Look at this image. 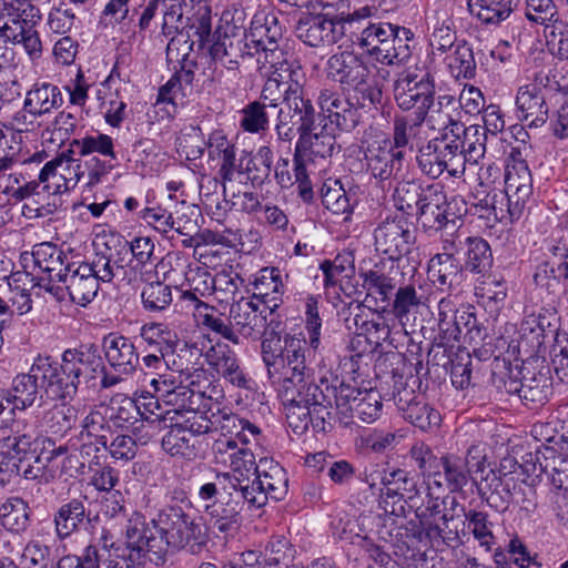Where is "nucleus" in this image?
I'll return each instance as SVG.
<instances>
[{
    "mask_svg": "<svg viewBox=\"0 0 568 568\" xmlns=\"http://www.w3.org/2000/svg\"><path fill=\"white\" fill-rule=\"evenodd\" d=\"M253 285L255 290L253 296H257L264 305L274 312L282 303L285 292L280 270L276 267L262 268Z\"/></svg>",
    "mask_w": 568,
    "mask_h": 568,
    "instance_id": "nucleus-39",
    "label": "nucleus"
},
{
    "mask_svg": "<svg viewBox=\"0 0 568 568\" xmlns=\"http://www.w3.org/2000/svg\"><path fill=\"white\" fill-rule=\"evenodd\" d=\"M172 423L190 433V435L195 438L199 435L207 433H220L222 415H212V417H207L204 413L191 407Z\"/></svg>",
    "mask_w": 568,
    "mask_h": 568,
    "instance_id": "nucleus-50",
    "label": "nucleus"
},
{
    "mask_svg": "<svg viewBox=\"0 0 568 568\" xmlns=\"http://www.w3.org/2000/svg\"><path fill=\"white\" fill-rule=\"evenodd\" d=\"M68 361L62 354L61 362H54L50 357L36 359V372L41 373V388L45 395L55 400H71L78 392L75 382Z\"/></svg>",
    "mask_w": 568,
    "mask_h": 568,
    "instance_id": "nucleus-19",
    "label": "nucleus"
},
{
    "mask_svg": "<svg viewBox=\"0 0 568 568\" xmlns=\"http://www.w3.org/2000/svg\"><path fill=\"white\" fill-rule=\"evenodd\" d=\"M470 468L467 456L446 453L438 459L435 471L427 476V489L459 493L469 483Z\"/></svg>",
    "mask_w": 568,
    "mask_h": 568,
    "instance_id": "nucleus-20",
    "label": "nucleus"
},
{
    "mask_svg": "<svg viewBox=\"0 0 568 568\" xmlns=\"http://www.w3.org/2000/svg\"><path fill=\"white\" fill-rule=\"evenodd\" d=\"M63 98L60 89L51 83H36L27 92L24 108L33 114L44 115L60 108Z\"/></svg>",
    "mask_w": 568,
    "mask_h": 568,
    "instance_id": "nucleus-44",
    "label": "nucleus"
},
{
    "mask_svg": "<svg viewBox=\"0 0 568 568\" xmlns=\"http://www.w3.org/2000/svg\"><path fill=\"white\" fill-rule=\"evenodd\" d=\"M510 199L515 214L524 210L532 193V179L527 163L523 160H513L505 169V190Z\"/></svg>",
    "mask_w": 568,
    "mask_h": 568,
    "instance_id": "nucleus-33",
    "label": "nucleus"
},
{
    "mask_svg": "<svg viewBox=\"0 0 568 568\" xmlns=\"http://www.w3.org/2000/svg\"><path fill=\"white\" fill-rule=\"evenodd\" d=\"M22 6L20 0H0V39L6 44L21 45L30 58L36 59L42 52V43L33 19H40V16L31 13V19L24 18L27 10Z\"/></svg>",
    "mask_w": 568,
    "mask_h": 568,
    "instance_id": "nucleus-8",
    "label": "nucleus"
},
{
    "mask_svg": "<svg viewBox=\"0 0 568 568\" xmlns=\"http://www.w3.org/2000/svg\"><path fill=\"white\" fill-rule=\"evenodd\" d=\"M211 452L215 465L230 469V473L223 475L229 480V488L250 493L251 483L260 468L253 452L239 445L232 436L215 438Z\"/></svg>",
    "mask_w": 568,
    "mask_h": 568,
    "instance_id": "nucleus-6",
    "label": "nucleus"
},
{
    "mask_svg": "<svg viewBox=\"0 0 568 568\" xmlns=\"http://www.w3.org/2000/svg\"><path fill=\"white\" fill-rule=\"evenodd\" d=\"M363 20L348 30L354 44L382 64L399 65L409 60L410 30L387 22L368 21L364 27L357 26Z\"/></svg>",
    "mask_w": 568,
    "mask_h": 568,
    "instance_id": "nucleus-2",
    "label": "nucleus"
},
{
    "mask_svg": "<svg viewBox=\"0 0 568 568\" xmlns=\"http://www.w3.org/2000/svg\"><path fill=\"white\" fill-rule=\"evenodd\" d=\"M394 100L404 111L428 110L432 95L436 93L435 78L427 70L409 69L402 72L394 82Z\"/></svg>",
    "mask_w": 568,
    "mask_h": 568,
    "instance_id": "nucleus-13",
    "label": "nucleus"
},
{
    "mask_svg": "<svg viewBox=\"0 0 568 568\" xmlns=\"http://www.w3.org/2000/svg\"><path fill=\"white\" fill-rule=\"evenodd\" d=\"M395 403L398 409L403 412V417L422 430L437 426L440 422V415L437 410L427 404L414 402L413 392H399L395 396Z\"/></svg>",
    "mask_w": 568,
    "mask_h": 568,
    "instance_id": "nucleus-38",
    "label": "nucleus"
},
{
    "mask_svg": "<svg viewBox=\"0 0 568 568\" xmlns=\"http://www.w3.org/2000/svg\"><path fill=\"white\" fill-rule=\"evenodd\" d=\"M306 78L303 71L293 72V81L285 89L284 102L293 116L300 122L298 132L312 131L315 121V109L312 101L305 97Z\"/></svg>",
    "mask_w": 568,
    "mask_h": 568,
    "instance_id": "nucleus-32",
    "label": "nucleus"
},
{
    "mask_svg": "<svg viewBox=\"0 0 568 568\" xmlns=\"http://www.w3.org/2000/svg\"><path fill=\"white\" fill-rule=\"evenodd\" d=\"M99 545V549L95 546L85 548V558L92 568H123L120 546L114 547L113 540L105 531L102 532Z\"/></svg>",
    "mask_w": 568,
    "mask_h": 568,
    "instance_id": "nucleus-49",
    "label": "nucleus"
},
{
    "mask_svg": "<svg viewBox=\"0 0 568 568\" xmlns=\"http://www.w3.org/2000/svg\"><path fill=\"white\" fill-rule=\"evenodd\" d=\"M251 484L250 495L254 508H262L268 499L282 500L288 489L285 469L278 463L267 458L260 459L258 473Z\"/></svg>",
    "mask_w": 568,
    "mask_h": 568,
    "instance_id": "nucleus-18",
    "label": "nucleus"
},
{
    "mask_svg": "<svg viewBox=\"0 0 568 568\" xmlns=\"http://www.w3.org/2000/svg\"><path fill=\"white\" fill-rule=\"evenodd\" d=\"M326 78L338 83L343 90L355 92L363 102L381 103L383 82L374 70L351 51L332 54L325 63Z\"/></svg>",
    "mask_w": 568,
    "mask_h": 568,
    "instance_id": "nucleus-3",
    "label": "nucleus"
},
{
    "mask_svg": "<svg viewBox=\"0 0 568 568\" xmlns=\"http://www.w3.org/2000/svg\"><path fill=\"white\" fill-rule=\"evenodd\" d=\"M64 358L68 361L70 371L78 383L81 378L91 381L98 374L104 372V364L97 351L88 349H67L63 352Z\"/></svg>",
    "mask_w": 568,
    "mask_h": 568,
    "instance_id": "nucleus-42",
    "label": "nucleus"
},
{
    "mask_svg": "<svg viewBox=\"0 0 568 568\" xmlns=\"http://www.w3.org/2000/svg\"><path fill=\"white\" fill-rule=\"evenodd\" d=\"M307 342L297 335H285L282 339L276 334L264 338L261 345L262 358L267 375L273 383H283L292 378H302L307 374L305 352Z\"/></svg>",
    "mask_w": 568,
    "mask_h": 568,
    "instance_id": "nucleus-4",
    "label": "nucleus"
},
{
    "mask_svg": "<svg viewBox=\"0 0 568 568\" xmlns=\"http://www.w3.org/2000/svg\"><path fill=\"white\" fill-rule=\"evenodd\" d=\"M424 194L425 187H422L416 181H400L394 189V205L399 211L409 213L414 207H419Z\"/></svg>",
    "mask_w": 568,
    "mask_h": 568,
    "instance_id": "nucleus-59",
    "label": "nucleus"
},
{
    "mask_svg": "<svg viewBox=\"0 0 568 568\" xmlns=\"http://www.w3.org/2000/svg\"><path fill=\"white\" fill-rule=\"evenodd\" d=\"M445 193L438 184L425 187L422 204L417 209V221L427 231H447V217L444 213Z\"/></svg>",
    "mask_w": 568,
    "mask_h": 568,
    "instance_id": "nucleus-34",
    "label": "nucleus"
},
{
    "mask_svg": "<svg viewBox=\"0 0 568 568\" xmlns=\"http://www.w3.org/2000/svg\"><path fill=\"white\" fill-rule=\"evenodd\" d=\"M404 150H394L390 140L373 141L365 151L367 171L382 181L396 176L403 168Z\"/></svg>",
    "mask_w": 568,
    "mask_h": 568,
    "instance_id": "nucleus-24",
    "label": "nucleus"
},
{
    "mask_svg": "<svg viewBox=\"0 0 568 568\" xmlns=\"http://www.w3.org/2000/svg\"><path fill=\"white\" fill-rule=\"evenodd\" d=\"M333 394L335 410L347 425L354 418L363 423H373L379 418L383 408L381 393L374 387L357 388L351 384L339 383L327 387Z\"/></svg>",
    "mask_w": 568,
    "mask_h": 568,
    "instance_id": "nucleus-10",
    "label": "nucleus"
},
{
    "mask_svg": "<svg viewBox=\"0 0 568 568\" xmlns=\"http://www.w3.org/2000/svg\"><path fill=\"white\" fill-rule=\"evenodd\" d=\"M436 490L427 489V500L424 507L416 510L420 526L428 537H442L452 539L457 536V527H452L454 516L444 513V501L440 496H435Z\"/></svg>",
    "mask_w": 568,
    "mask_h": 568,
    "instance_id": "nucleus-26",
    "label": "nucleus"
},
{
    "mask_svg": "<svg viewBox=\"0 0 568 568\" xmlns=\"http://www.w3.org/2000/svg\"><path fill=\"white\" fill-rule=\"evenodd\" d=\"M243 39L247 54L254 55L277 44L282 40V28L273 13L257 12L252 18L248 31L243 30Z\"/></svg>",
    "mask_w": 568,
    "mask_h": 568,
    "instance_id": "nucleus-29",
    "label": "nucleus"
},
{
    "mask_svg": "<svg viewBox=\"0 0 568 568\" xmlns=\"http://www.w3.org/2000/svg\"><path fill=\"white\" fill-rule=\"evenodd\" d=\"M329 385L325 384V390L310 379L307 374L302 378H292L278 383V395L283 403H293L300 406H311L315 409L316 426L325 430V423L331 419L333 413V394L327 390Z\"/></svg>",
    "mask_w": 568,
    "mask_h": 568,
    "instance_id": "nucleus-12",
    "label": "nucleus"
},
{
    "mask_svg": "<svg viewBox=\"0 0 568 568\" xmlns=\"http://www.w3.org/2000/svg\"><path fill=\"white\" fill-rule=\"evenodd\" d=\"M41 373L36 372V361L28 373L13 377L11 388L4 393L3 399L12 405V409L24 410L31 407L39 397Z\"/></svg>",
    "mask_w": 568,
    "mask_h": 568,
    "instance_id": "nucleus-35",
    "label": "nucleus"
},
{
    "mask_svg": "<svg viewBox=\"0 0 568 568\" xmlns=\"http://www.w3.org/2000/svg\"><path fill=\"white\" fill-rule=\"evenodd\" d=\"M92 443L89 445L83 444L81 448L77 446L75 443H67L57 445L52 439L50 444V448L48 449L47 456L43 462V471L42 477L47 475L49 470L52 473L53 468L57 466L55 463L60 459V474L65 475L68 477H75L81 474L84 469V460L83 456L89 455L92 449Z\"/></svg>",
    "mask_w": 568,
    "mask_h": 568,
    "instance_id": "nucleus-28",
    "label": "nucleus"
},
{
    "mask_svg": "<svg viewBox=\"0 0 568 568\" xmlns=\"http://www.w3.org/2000/svg\"><path fill=\"white\" fill-rule=\"evenodd\" d=\"M545 85L538 81L520 85L517 90L515 105L517 118L528 128H540L548 120V105L545 95Z\"/></svg>",
    "mask_w": 568,
    "mask_h": 568,
    "instance_id": "nucleus-22",
    "label": "nucleus"
},
{
    "mask_svg": "<svg viewBox=\"0 0 568 568\" xmlns=\"http://www.w3.org/2000/svg\"><path fill=\"white\" fill-rule=\"evenodd\" d=\"M468 7L486 24H497L513 12L511 0H469Z\"/></svg>",
    "mask_w": 568,
    "mask_h": 568,
    "instance_id": "nucleus-53",
    "label": "nucleus"
},
{
    "mask_svg": "<svg viewBox=\"0 0 568 568\" xmlns=\"http://www.w3.org/2000/svg\"><path fill=\"white\" fill-rule=\"evenodd\" d=\"M504 387L508 394L517 395L527 406L542 405L551 394L549 368L539 358H529L510 367Z\"/></svg>",
    "mask_w": 568,
    "mask_h": 568,
    "instance_id": "nucleus-7",
    "label": "nucleus"
},
{
    "mask_svg": "<svg viewBox=\"0 0 568 568\" xmlns=\"http://www.w3.org/2000/svg\"><path fill=\"white\" fill-rule=\"evenodd\" d=\"M105 414V406L101 405L92 408L81 423V437L94 438L95 444L106 447L104 432L106 430L108 422Z\"/></svg>",
    "mask_w": 568,
    "mask_h": 568,
    "instance_id": "nucleus-60",
    "label": "nucleus"
},
{
    "mask_svg": "<svg viewBox=\"0 0 568 568\" xmlns=\"http://www.w3.org/2000/svg\"><path fill=\"white\" fill-rule=\"evenodd\" d=\"M447 67L456 79H471L476 73V61L471 47L466 42L457 43L446 57Z\"/></svg>",
    "mask_w": 568,
    "mask_h": 568,
    "instance_id": "nucleus-56",
    "label": "nucleus"
},
{
    "mask_svg": "<svg viewBox=\"0 0 568 568\" xmlns=\"http://www.w3.org/2000/svg\"><path fill=\"white\" fill-rule=\"evenodd\" d=\"M229 489L219 499L204 506L212 526L224 534L236 529L240 523V515L245 505L253 507L250 493L246 494L235 488Z\"/></svg>",
    "mask_w": 568,
    "mask_h": 568,
    "instance_id": "nucleus-21",
    "label": "nucleus"
},
{
    "mask_svg": "<svg viewBox=\"0 0 568 568\" xmlns=\"http://www.w3.org/2000/svg\"><path fill=\"white\" fill-rule=\"evenodd\" d=\"M70 148L74 149L80 156H87L92 153H99L104 158L116 160L113 140L104 133L85 135L81 139H74L70 143Z\"/></svg>",
    "mask_w": 568,
    "mask_h": 568,
    "instance_id": "nucleus-57",
    "label": "nucleus"
},
{
    "mask_svg": "<svg viewBox=\"0 0 568 568\" xmlns=\"http://www.w3.org/2000/svg\"><path fill=\"white\" fill-rule=\"evenodd\" d=\"M58 276L71 301L78 305L85 306L98 293L99 280L90 273L89 265H69L63 273L60 270Z\"/></svg>",
    "mask_w": 568,
    "mask_h": 568,
    "instance_id": "nucleus-31",
    "label": "nucleus"
},
{
    "mask_svg": "<svg viewBox=\"0 0 568 568\" xmlns=\"http://www.w3.org/2000/svg\"><path fill=\"white\" fill-rule=\"evenodd\" d=\"M422 121L418 116H396L394 119L392 145L394 150H403L417 138L422 130Z\"/></svg>",
    "mask_w": 568,
    "mask_h": 568,
    "instance_id": "nucleus-62",
    "label": "nucleus"
},
{
    "mask_svg": "<svg viewBox=\"0 0 568 568\" xmlns=\"http://www.w3.org/2000/svg\"><path fill=\"white\" fill-rule=\"evenodd\" d=\"M458 102L452 94L432 95L428 110L417 111L422 123L427 122L432 129H438L440 134H453L456 124H463L459 119Z\"/></svg>",
    "mask_w": 568,
    "mask_h": 568,
    "instance_id": "nucleus-30",
    "label": "nucleus"
},
{
    "mask_svg": "<svg viewBox=\"0 0 568 568\" xmlns=\"http://www.w3.org/2000/svg\"><path fill=\"white\" fill-rule=\"evenodd\" d=\"M145 528L149 531V546L158 560L169 548L197 552L206 542L201 525L179 506L163 508L156 518L145 523Z\"/></svg>",
    "mask_w": 568,
    "mask_h": 568,
    "instance_id": "nucleus-1",
    "label": "nucleus"
},
{
    "mask_svg": "<svg viewBox=\"0 0 568 568\" xmlns=\"http://www.w3.org/2000/svg\"><path fill=\"white\" fill-rule=\"evenodd\" d=\"M87 517L85 506L80 499H71L60 506L54 515L55 531L60 539L74 532Z\"/></svg>",
    "mask_w": 568,
    "mask_h": 568,
    "instance_id": "nucleus-47",
    "label": "nucleus"
},
{
    "mask_svg": "<svg viewBox=\"0 0 568 568\" xmlns=\"http://www.w3.org/2000/svg\"><path fill=\"white\" fill-rule=\"evenodd\" d=\"M244 280L232 267L223 268L213 276V293L220 302H229L235 297Z\"/></svg>",
    "mask_w": 568,
    "mask_h": 568,
    "instance_id": "nucleus-61",
    "label": "nucleus"
},
{
    "mask_svg": "<svg viewBox=\"0 0 568 568\" xmlns=\"http://www.w3.org/2000/svg\"><path fill=\"white\" fill-rule=\"evenodd\" d=\"M148 535L145 517L139 511H133L126 519L125 546H120L125 568H144L148 554H152Z\"/></svg>",
    "mask_w": 568,
    "mask_h": 568,
    "instance_id": "nucleus-23",
    "label": "nucleus"
},
{
    "mask_svg": "<svg viewBox=\"0 0 568 568\" xmlns=\"http://www.w3.org/2000/svg\"><path fill=\"white\" fill-rule=\"evenodd\" d=\"M272 314L273 311L257 296L241 297L230 307V323L237 336L258 339L268 326L267 316Z\"/></svg>",
    "mask_w": 568,
    "mask_h": 568,
    "instance_id": "nucleus-17",
    "label": "nucleus"
},
{
    "mask_svg": "<svg viewBox=\"0 0 568 568\" xmlns=\"http://www.w3.org/2000/svg\"><path fill=\"white\" fill-rule=\"evenodd\" d=\"M75 150L69 148L51 161L47 162L39 173V181L45 183V189L54 193L73 190L82 178L84 168L80 159H74Z\"/></svg>",
    "mask_w": 568,
    "mask_h": 568,
    "instance_id": "nucleus-16",
    "label": "nucleus"
},
{
    "mask_svg": "<svg viewBox=\"0 0 568 568\" xmlns=\"http://www.w3.org/2000/svg\"><path fill=\"white\" fill-rule=\"evenodd\" d=\"M212 16L211 7L206 1L199 0L194 12L191 17H186L184 32L187 40L191 41L190 48L194 45L202 50L206 43L212 40Z\"/></svg>",
    "mask_w": 568,
    "mask_h": 568,
    "instance_id": "nucleus-40",
    "label": "nucleus"
},
{
    "mask_svg": "<svg viewBox=\"0 0 568 568\" xmlns=\"http://www.w3.org/2000/svg\"><path fill=\"white\" fill-rule=\"evenodd\" d=\"M51 438L40 436L34 430H16L13 434L0 439L2 447L9 452L19 463L33 460L36 466H29L23 470L27 479L42 477L43 462L50 448Z\"/></svg>",
    "mask_w": 568,
    "mask_h": 568,
    "instance_id": "nucleus-14",
    "label": "nucleus"
},
{
    "mask_svg": "<svg viewBox=\"0 0 568 568\" xmlns=\"http://www.w3.org/2000/svg\"><path fill=\"white\" fill-rule=\"evenodd\" d=\"M102 348L105 361L114 373L124 376L135 373L140 354L131 338L119 333H109L102 339Z\"/></svg>",
    "mask_w": 568,
    "mask_h": 568,
    "instance_id": "nucleus-25",
    "label": "nucleus"
},
{
    "mask_svg": "<svg viewBox=\"0 0 568 568\" xmlns=\"http://www.w3.org/2000/svg\"><path fill=\"white\" fill-rule=\"evenodd\" d=\"M448 138L456 140L453 144H457V151L464 158L465 165L477 163L485 155L486 134L480 125L465 126L464 123L456 124L454 133L449 134Z\"/></svg>",
    "mask_w": 568,
    "mask_h": 568,
    "instance_id": "nucleus-36",
    "label": "nucleus"
},
{
    "mask_svg": "<svg viewBox=\"0 0 568 568\" xmlns=\"http://www.w3.org/2000/svg\"><path fill=\"white\" fill-rule=\"evenodd\" d=\"M466 268L473 273H483L490 267L493 254L489 244L481 237L469 236L466 240Z\"/></svg>",
    "mask_w": 568,
    "mask_h": 568,
    "instance_id": "nucleus-58",
    "label": "nucleus"
},
{
    "mask_svg": "<svg viewBox=\"0 0 568 568\" xmlns=\"http://www.w3.org/2000/svg\"><path fill=\"white\" fill-rule=\"evenodd\" d=\"M105 408L110 412V419L119 427L130 425L139 417L136 402L129 396H114Z\"/></svg>",
    "mask_w": 568,
    "mask_h": 568,
    "instance_id": "nucleus-64",
    "label": "nucleus"
},
{
    "mask_svg": "<svg viewBox=\"0 0 568 568\" xmlns=\"http://www.w3.org/2000/svg\"><path fill=\"white\" fill-rule=\"evenodd\" d=\"M381 4H366L341 20L335 21L323 14L307 16L301 19L296 26V36L305 44L320 48L336 43L355 23L362 19L381 18Z\"/></svg>",
    "mask_w": 568,
    "mask_h": 568,
    "instance_id": "nucleus-5",
    "label": "nucleus"
},
{
    "mask_svg": "<svg viewBox=\"0 0 568 568\" xmlns=\"http://www.w3.org/2000/svg\"><path fill=\"white\" fill-rule=\"evenodd\" d=\"M30 524V509L20 497L7 498L0 505V526L12 534H22Z\"/></svg>",
    "mask_w": 568,
    "mask_h": 568,
    "instance_id": "nucleus-45",
    "label": "nucleus"
},
{
    "mask_svg": "<svg viewBox=\"0 0 568 568\" xmlns=\"http://www.w3.org/2000/svg\"><path fill=\"white\" fill-rule=\"evenodd\" d=\"M140 217L162 234H166L172 230L180 235H189L191 232H194L193 224L182 225L181 219H173L170 212L160 206L143 209L140 212Z\"/></svg>",
    "mask_w": 568,
    "mask_h": 568,
    "instance_id": "nucleus-51",
    "label": "nucleus"
},
{
    "mask_svg": "<svg viewBox=\"0 0 568 568\" xmlns=\"http://www.w3.org/2000/svg\"><path fill=\"white\" fill-rule=\"evenodd\" d=\"M199 440L190 433L178 427L174 423L171 429L162 438L163 449L171 456L182 457L187 460L195 459L199 456Z\"/></svg>",
    "mask_w": 568,
    "mask_h": 568,
    "instance_id": "nucleus-46",
    "label": "nucleus"
},
{
    "mask_svg": "<svg viewBox=\"0 0 568 568\" xmlns=\"http://www.w3.org/2000/svg\"><path fill=\"white\" fill-rule=\"evenodd\" d=\"M24 261L31 260L34 267L44 273L54 272L62 264L61 252L51 243L37 244L30 255L23 256Z\"/></svg>",
    "mask_w": 568,
    "mask_h": 568,
    "instance_id": "nucleus-63",
    "label": "nucleus"
},
{
    "mask_svg": "<svg viewBox=\"0 0 568 568\" xmlns=\"http://www.w3.org/2000/svg\"><path fill=\"white\" fill-rule=\"evenodd\" d=\"M427 273L434 283L450 288L458 284L462 276V266L456 257L435 254L428 261Z\"/></svg>",
    "mask_w": 568,
    "mask_h": 568,
    "instance_id": "nucleus-48",
    "label": "nucleus"
},
{
    "mask_svg": "<svg viewBox=\"0 0 568 568\" xmlns=\"http://www.w3.org/2000/svg\"><path fill=\"white\" fill-rule=\"evenodd\" d=\"M242 10H225L209 45V54L215 64L227 70L237 69L241 59L247 54L244 47Z\"/></svg>",
    "mask_w": 568,
    "mask_h": 568,
    "instance_id": "nucleus-9",
    "label": "nucleus"
},
{
    "mask_svg": "<svg viewBox=\"0 0 568 568\" xmlns=\"http://www.w3.org/2000/svg\"><path fill=\"white\" fill-rule=\"evenodd\" d=\"M327 126L328 124H325L318 133H311V131L300 132L301 138L296 144L295 151L312 161L331 156L334 152L336 141L334 128H329L328 131Z\"/></svg>",
    "mask_w": 568,
    "mask_h": 568,
    "instance_id": "nucleus-43",
    "label": "nucleus"
},
{
    "mask_svg": "<svg viewBox=\"0 0 568 568\" xmlns=\"http://www.w3.org/2000/svg\"><path fill=\"white\" fill-rule=\"evenodd\" d=\"M260 435L261 429L248 420L240 418L233 414L222 415V425L220 426L219 437L232 436L237 440L239 445L247 447L252 439L257 440Z\"/></svg>",
    "mask_w": 568,
    "mask_h": 568,
    "instance_id": "nucleus-54",
    "label": "nucleus"
},
{
    "mask_svg": "<svg viewBox=\"0 0 568 568\" xmlns=\"http://www.w3.org/2000/svg\"><path fill=\"white\" fill-rule=\"evenodd\" d=\"M258 69L263 75H278L293 81V72L302 71L301 65L295 60H290L278 43L267 47L266 50L257 53Z\"/></svg>",
    "mask_w": 568,
    "mask_h": 568,
    "instance_id": "nucleus-41",
    "label": "nucleus"
},
{
    "mask_svg": "<svg viewBox=\"0 0 568 568\" xmlns=\"http://www.w3.org/2000/svg\"><path fill=\"white\" fill-rule=\"evenodd\" d=\"M561 453H557L554 446L545 445L542 457L546 475L557 489L568 491V458L564 456L565 447H560Z\"/></svg>",
    "mask_w": 568,
    "mask_h": 568,
    "instance_id": "nucleus-52",
    "label": "nucleus"
},
{
    "mask_svg": "<svg viewBox=\"0 0 568 568\" xmlns=\"http://www.w3.org/2000/svg\"><path fill=\"white\" fill-rule=\"evenodd\" d=\"M416 236L408 219L396 215L383 220L374 230L376 251L390 260H399L407 255L415 243Z\"/></svg>",
    "mask_w": 568,
    "mask_h": 568,
    "instance_id": "nucleus-15",
    "label": "nucleus"
},
{
    "mask_svg": "<svg viewBox=\"0 0 568 568\" xmlns=\"http://www.w3.org/2000/svg\"><path fill=\"white\" fill-rule=\"evenodd\" d=\"M454 141L447 134H440L418 150L417 164L425 175L437 179L444 172L453 178L465 174V160L457 151V144H453Z\"/></svg>",
    "mask_w": 568,
    "mask_h": 568,
    "instance_id": "nucleus-11",
    "label": "nucleus"
},
{
    "mask_svg": "<svg viewBox=\"0 0 568 568\" xmlns=\"http://www.w3.org/2000/svg\"><path fill=\"white\" fill-rule=\"evenodd\" d=\"M317 104L320 114L329 121L331 128L352 131L357 125V109L337 91L322 89Z\"/></svg>",
    "mask_w": 568,
    "mask_h": 568,
    "instance_id": "nucleus-27",
    "label": "nucleus"
},
{
    "mask_svg": "<svg viewBox=\"0 0 568 568\" xmlns=\"http://www.w3.org/2000/svg\"><path fill=\"white\" fill-rule=\"evenodd\" d=\"M161 33L173 39L178 33L183 34L185 29L183 0H161Z\"/></svg>",
    "mask_w": 568,
    "mask_h": 568,
    "instance_id": "nucleus-55",
    "label": "nucleus"
},
{
    "mask_svg": "<svg viewBox=\"0 0 568 568\" xmlns=\"http://www.w3.org/2000/svg\"><path fill=\"white\" fill-rule=\"evenodd\" d=\"M209 154L221 161L220 175L224 181H232L236 173H241L244 156L236 158V148L221 133L214 132L207 141Z\"/></svg>",
    "mask_w": 568,
    "mask_h": 568,
    "instance_id": "nucleus-37",
    "label": "nucleus"
}]
</instances>
